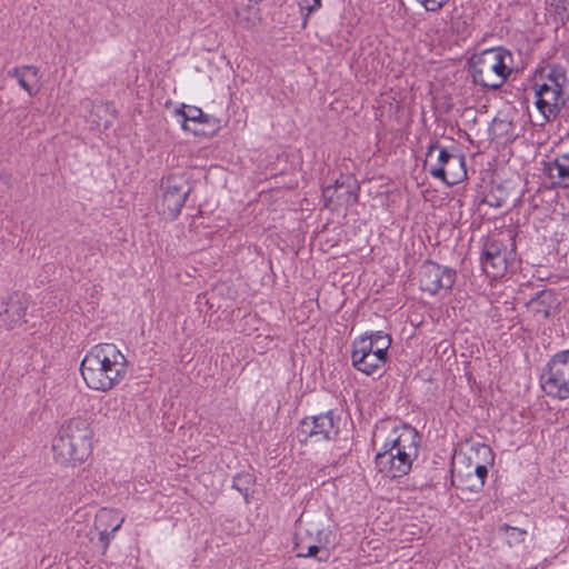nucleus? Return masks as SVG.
Wrapping results in <instances>:
<instances>
[{
  "label": "nucleus",
  "mask_w": 569,
  "mask_h": 569,
  "mask_svg": "<svg viewBox=\"0 0 569 569\" xmlns=\"http://www.w3.org/2000/svg\"><path fill=\"white\" fill-rule=\"evenodd\" d=\"M129 361L121 349L110 342L92 346L80 363L86 386L94 391L108 392L127 376Z\"/></svg>",
  "instance_id": "nucleus-1"
},
{
  "label": "nucleus",
  "mask_w": 569,
  "mask_h": 569,
  "mask_svg": "<svg viewBox=\"0 0 569 569\" xmlns=\"http://www.w3.org/2000/svg\"><path fill=\"white\" fill-rule=\"evenodd\" d=\"M93 435L89 419L74 416L64 420L52 439L54 461L72 467L82 465L92 453Z\"/></svg>",
  "instance_id": "nucleus-2"
},
{
  "label": "nucleus",
  "mask_w": 569,
  "mask_h": 569,
  "mask_svg": "<svg viewBox=\"0 0 569 569\" xmlns=\"http://www.w3.org/2000/svg\"><path fill=\"white\" fill-rule=\"evenodd\" d=\"M420 436L408 425L395 427L385 440L382 451L376 455L378 470L390 478L406 476L418 457Z\"/></svg>",
  "instance_id": "nucleus-3"
},
{
  "label": "nucleus",
  "mask_w": 569,
  "mask_h": 569,
  "mask_svg": "<svg viewBox=\"0 0 569 569\" xmlns=\"http://www.w3.org/2000/svg\"><path fill=\"white\" fill-rule=\"evenodd\" d=\"M568 82L567 72L560 66H547L541 69L533 79L536 107L549 121L556 118L565 104L563 88Z\"/></svg>",
  "instance_id": "nucleus-4"
},
{
  "label": "nucleus",
  "mask_w": 569,
  "mask_h": 569,
  "mask_svg": "<svg viewBox=\"0 0 569 569\" xmlns=\"http://www.w3.org/2000/svg\"><path fill=\"white\" fill-rule=\"evenodd\" d=\"M471 451L481 461H475L472 456L457 455L452 460L451 482L461 490L479 491L482 489L488 475V466L493 462V453L489 446L477 445Z\"/></svg>",
  "instance_id": "nucleus-5"
},
{
  "label": "nucleus",
  "mask_w": 569,
  "mask_h": 569,
  "mask_svg": "<svg viewBox=\"0 0 569 569\" xmlns=\"http://www.w3.org/2000/svg\"><path fill=\"white\" fill-rule=\"evenodd\" d=\"M511 54L500 48L476 53L470 59L473 82L489 89L500 88L511 73Z\"/></svg>",
  "instance_id": "nucleus-6"
},
{
  "label": "nucleus",
  "mask_w": 569,
  "mask_h": 569,
  "mask_svg": "<svg viewBox=\"0 0 569 569\" xmlns=\"http://www.w3.org/2000/svg\"><path fill=\"white\" fill-rule=\"evenodd\" d=\"M390 345V337L381 331L356 339L352 343V366L368 376L375 373L386 363Z\"/></svg>",
  "instance_id": "nucleus-7"
},
{
  "label": "nucleus",
  "mask_w": 569,
  "mask_h": 569,
  "mask_svg": "<svg viewBox=\"0 0 569 569\" xmlns=\"http://www.w3.org/2000/svg\"><path fill=\"white\" fill-rule=\"evenodd\" d=\"M540 385L548 397L569 399V350L559 351L550 358L542 370Z\"/></svg>",
  "instance_id": "nucleus-8"
},
{
  "label": "nucleus",
  "mask_w": 569,
  "mask_h": 569,
  "mask_svg": "<svg viewBox=\"0 0 569 569\" xmlns=\"http://www.w3.org/2000/svg\"><path fill=\"white\" fill-rule=\"evenodd\" d=\"M516 261L515 243L508 240L490 238L483 246L481 264L483 271L492 278L503 277Z\"/></svg>",
  "instance_id": "nucleus-9"
},
{
  "label": "nucleus",
  "mask_w": 569,
  "mask_h": 569,
  "mask_svg": "<svg viewBox=\"0 0 569 569\" xmlns=\"http://www.w3.org/2000/svg\"><path fill=\"white\" fill-rule=\"evenodd\" d=\"M189 192L190 189L182 178L169 177L157 202V210L162 219L174 220L180 214Z\"/></svg>",
  "instance_id": "nucleus-10"
},
{
  "label": "nucleus",
  "mask_w": 569,
  "mask_h": 569,
  "mask_svg": "<svg viewBox=\"0 0 569 569\" xmlns=\"http://www.w3.org/2000/svg\"><path fill=\"white\" fill-rule=\"evenodd\" d=\"M457 279L456 270L432 261H426L420 267V289L430 295L448 293Z\"/></svg>",
  "instance_id": "nucleus-11"
},
{
  "label": "nucleus",
  "mask_w": 569,
  "mask_h": 569,
  "mask_svg": "<svg viewBox=\"0 0 569 569\" xmlns=\"http://www.w3.org/2000/svg\"><path fill=\"white\" fill-rule=\"evenodd\" d=\"M338 433V423L331 411L305 418L298 429L300 441H322L333 438Z\"/></svg>",
  "instance_id": "nucleus-12"
},
{
  "label": "nucleus",
  "mask_w": 569,
  "mask_h": 569,
  "mask_svg": "<svg viewBox=\"0 0 569 569\" xmlns=\"http://www.w3.org/2000/svg\"><path fill=\"white\" fill-rule=\"evenodd\" d=\"M26 312V301L19 295L13 293L2 301L0 322L6 329L12 330L24 322Z\"/></svg>",
  "instance_id": "nucleus-13"
},
{
  "label": "nucleus",
  "mask_w": 569,
  "mask_h": 569,
  "mask_svg": "<svg viewBox=\"0 0 569 569\" xmlns=\"http://www.w3.org/2000/svg\"><path fill=\"white\" fill-rule=\"evenodd\" d=\"M124 518L119 516V512L112 509H101L96 516L94 527L99 531L100 541L107 548L114 532H117Z\"/></svg>",
  "instance_id": "nucleus-14"
},
{
  "label": "nucleus",
  "mask_w": 569,
  "mask_h": 569,
  "mask_svg": "<svg viewBox=\"0 0 569 569\" xmlns=\"http://www.w3.org/2000/svg\"><path fill=\"white\" fill-rule=\"evenodd\" d=\"M173 117L180 122L184 131L197 133V124H207L209 116L194 106L182 104L173 110Z\"/></svg>",
  "instance_id": "nucleus-15"
},
{
  "label": "nucleus",
  "mask_w": 569,
  "mask_h": 569,
  "mask_svg": "<svg viewBox=\"0 0 569 569\" xmlns=\"http://www.w3.org/2000/svg\"><path fill=\"white\" fill-rule=\"evenodd\" d=\"M9 76L16 78L21 89L30 97H34L39 92L40 71L39 68L31 64L13 68Z\"/></svg>",
  "instance_id": "nucleus-16"
},
{
  "label": "nucleus",
  "mask_w": 569,
  "mask_h": 569,
  "mask_svg": "<svg viewBox=\"0 0 569 569\" xmlns=\"http://www.w3.org/2000/svg\"><path fill=\"white\" fill-rule=\"evenodd\" d=\"M548 177L562 188H569V153L558 154L547 168Z\"/></svg>",
  "instance_id": "nucleus-17"
},
{
  "label": "nucleus",
  "mask_w": 569,
  "mask_h": 569,
  "mask_svg": "<svg viewBox=\"0 0 569 569\" xmlns=\"http://www.w3.org/2000/svg\"><path fill=\"white\" fill-rule=\"evenodd\" d=\"M262 0H232L237 19L246 27H252L259 20V3Z\"/></svg>",
  "instance_id": "nucleus-18"
},
{
  "label": "nucleus",
  "mask_w": 569,
  "mask_h": 569,
  "mask_svg": "<svg viewBox=\"0 0 569 569\" xmlns=\"http://www.w3.org/2000/svg\"><path fill=\"white\" fill-rule=\"evenodd\" d=\"M530 312L540 318H548L556 309V299L549 291L539 292L528 302Z\"/></svg>",
  "instance_id": "nucleus-19"
},
{
  "label": "nucleus",
  "mask_w": 569,
  "mask_h": 569,
  "mask_svg": "<svg viewBox=\"0 0 569 569\" xmlns=\"http://www.w3.org/2000/svg\"><path fill=\"white\" fill-rule=\"evenodd\" d=\"M321 532L319 530L316 531V537H305L301 533L298 535L296 542L297 556L307 558V557H316L319 552H321Z\"/></svg>",
  "instance_id": "nucleus-20"
},
{
  "label": "nucleus",
  "mask_w": 569,
  "mask_h": 569,
  "mask_svg": "<svg viewBox=\"0 0 569 569\" xmlns=\"http://www.w3.org/2000/svg\"><path fill=\"white\" fill-rule=\"evenodd\" d=\"M446 167H458V154H452L441 148L439 150L437 163L430 168L429 172L436 179H445L447 174Z\"/></svg>",
  "instance_id": "nucleus-21"
},
{
  "label": "nucleus",
  "mask_w": 569,
  "mask_h": 569,
  "mask_svg": "<svg viewBox=\"0 0 569 569\" xmlns=\"http://www.w3.org/2000/svg\"><path fill=\"white\" fill-rule=\"evenodd\" d=\"M547 12L556 24H563L569 20V0H550Z\"/></svg>",
  "instance_id": "nucleus-22"
},
{
  "label": "nucleus",
  "mask_w": 569,
  "mask_h": 569,
  "mask_svg": "<svg viewBox=\"0 0 569 569\" xmlns=\"http://www.w3.org/2000/svg\"><path fill=\"white\" fill-rule=\"evenodd\" d=\"M447 174L445 179H440L447 186H455L467 177V170L465 166V158L458 156V167H446Z\"/></svg>",
  "instance_id": "nucleus-23"
},
{
  "label": "nucleus",
  "mask_w": 569,
  "mask_h": 569,
  "mask_svg": "<svg viewBox=\"0 0 569 569\" xmlns=\"http://www.w3.org/2000/svg\"><path fill=\"white\" fill-rule=\"evenodd\" d=\"M499 530L505 533L509 546L522 542L527 535L526 530L517 528V527H511L506 523L502 525Z\"/></svg>",
  "instance_id": "nucleus-24"
},
{
  "label": "nucleus",
  "mask_w": 569,
  "mask_h": 569,
  "mask_svg": "<svg viewBox=\"0 0 569 569\" xmlns=\"http://www.w3.org/2000/svg\"><path fill=\"white\" fill-rule=\"evenodd\" d=\"M252 478L250 475H238L233 478L232 488L238 490L244 498L246 502H249V485Z\"/></svg>",
  "instance_id": "nucleus-25"
},
{
  "label": "nucleus",
  "mask_w": 569,
  "mask_h": 569,
  "mask_svg": "<svg viewBox=\"0 0 569 569\" xmlns=\"http://www.w3.org/2000/svg\"><path fill=\"white\" fill-rule=\"evenodd\" d=\"M450 28L456 33H461L467 28V21L466 20H460V16H458V11L457 10H455L453 13H452V17H451V20H450Z\"/></svg>",
  "instance_id": "nucleus-26"
},
{
  "label": "nucleus",
  "mask_w": 569,
  "mask_h": 569,
  "mask_svg": "<svg viewBox=\"0 0 569 569\" xmlns=\"http://www.w3.org/2000/svg\"><path fill=\"white\" fill-rule=\"evenodd\" d=\"M427 11L440 10L449 0H419Z\"/></svg>",
  "instance_id": "nucleus-27"
},
{
  "label": "nucleus",
  "mask_w": 569,
  "mask_h": 569,
  "mask_svg": "<svg viewBox=\"0 0 569 569\" xmlns=\"http://www.w3.org/2000/svg\"><path fill=\"white\" fill-rule=\"evenodd\" d=\"M302 8L308 10V14L321 7V0H301Z\"/></svg>",
  "instance_id": "nucleus-28"
},
{
  "label": "nucleus",
  "mask_w": 569,
  "mask_h": 569,
  "mask_svg": "<svg viewBox=\"0 0 569 569\" xmlns=\"http://www.w3.org/2000/svg\"><path fill=\"white\" fill-rule=\"evenodd\" d=\"M322 553H325V556H321V557H319V558H318L320 561H325V560H327V559H328V557H329L328 551H326V550H325Z\"/></svg>",
  "instance_id": "nucleus-29"
},
{
  "label": "nucleus",
  "mask_w": 569,
  "mask_h": 569,
  "mask_svg": "<svg viewBox=\"0 0 569 569\" xmlns=\"http://www.w3.org/2000/svg\"><path fill=\"white\" fill-rule=\"evenodd\" d=\"M438 148L437 144H431L428 149V156H430L432 153L433 150H436Z\"/></svg>",
  "instance_id": "nucleus-30"
}]
</instances>
